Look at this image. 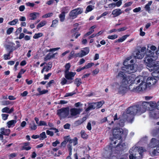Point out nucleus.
Segmentation results:
<instances>
[{
  "mask_svg": "<svg viewBox=\"0 0 159 159\" xmlns=\"http://www.w3.org/2000/svg\"><path fill=\"white\" fill-rule=\"evenodd\" d=\"M154 52L150 50L147 49L144 61L147 66L149 67L152 76L159 78V61H156L152 58L154 57Z\"/></svg>",
  "mask_w": 159,
  "mask_h": 159,
  "instance_id": "f257e3e1",
  "label": "nucleus"
},
{
  "mask_svg": "<svg viewBox=\"0 0 159 159\" xmlns=\"http://www.w3.org/2000/svg\"><path fill=\"white\" fill-rule=\"evenodd\" d=\"M149 105L152 107L150 102H143L140 105H137L128 107L127 109L126 113L130 115V117L129 118L128 116H127L128 121L132 123L134 120V116L136 114L140 115L145 112L148 108Z\"/></svg>",
  "mask_w": 159,
  "mask_h": 159,
  "instance_id": "f03ea898",
  "label": "nucleus"
},
{
  "mask_svg": "<svg viewBox=\"0 0 159 159\" xmlns=\"http://www.w3.org/2000/svg\"><path fill=\"white\" fill-rule=\"evenodd\" d=\"M112 134L114 137L113 139H111V145L113 147V144L115 145L116 143L117 139L120 141L124 139H125L126 137L127 134L126 132H124L122 128L116 127L112 129Z\"/></svg>",
  "mask_w": 159,
  "mask_h": 159,
  "instance_id": "7ed1b4c3",
  "label": "nucleus"
},
{
  "mask_svg": "<svg viewBox=\"0 0 159 159\" xmlns=\"http://www.w3.org/2000/svg\"><path fill=\"white\" fill-rule=\"evenodd\" d=\"M134 60H131L130 62L132 64H128V65H125V62L124 63V66L122 67V70H124V71L127 73L130 74L136 72L137 70V65L134 63Z\"/></svg>",
  "mask_w": 159,
  "mask_h": 159,
  "instance_id": "20e7f679",
  "label": "nucleus"
},
{
  "mask_svg": "<svg viewBox=\"0 0 159 159\" xmlns=\"http://www.w3.org/2000/svg\"><path fill=\"white\" fill-rule=\"evenodd\" d=\"M142 76H139L135 77L134 75H130L129 79V84H130L129 86V89L131 91L132 89V86L133 84L135 83L136 84L139 83L141 82V78Z\"/></svg>",
  "mask_w": 159,
  "mask_h": 159,
  "instance_id": "39448f33",
  "label": "nucleus"
},
{
  "mask_svg": "<svg viewBox=\"0 0 159 159\" xmlns=\"http://www.w3.org/2000/svg\"><path fill=\"white\" fill-rule=\"evenodd\" d=\"M57 114L60 117V119H63L66 117L69 114L68 108H61L57 110Z\"/></svg>",
  "mask_w": 159,
  "mask_h": 159,
  "instance_id": "423d86ee",
  "label": "nucleus"
},
{
  "mask_svg": "<svg viewBox=\"0 0 159 159\" xmlns=\"http://www.w3.org/2000/svg\"><path fill=\"white\" fill-rule=\"evenodd\" d=\"M129 76H126L124 72L120 71L116 76V77L119 78L121 80L122 83L123 84L127 85L129 84Z\"/></svg>",
  "mask_w": 159,
  "mask_h": 159,
  "instance_id": "0eeeda50",
  "label": "nucleus"
},
{
  "mask_svg": "<svg viewBox=\"0 0 159 159\" xmlns=\"http://www.w3.org/2000/svg\"><path fill=\"white\" fill-rule=\"evenodd\" d=\"M142 82L139 86L134 87L131 90L132 92H139L140 91L145 89L147 87L148 84L147 82H144L141 81Z\"/></svg>",
  "mask_w": 159,
  "mask_h": 159,
  "instance_id": "6e6552de",
  "label": "nucleus"
},
{
  "mask_svg": "<svg viewBox=\"0 0 159 159\" xmlns=\"http://www.w3.org/2000/svg\"><path fill=\"white\" fill-rule=\"evenodd\" d=\"M83 12V10L80 8H78L72 10L69 13V16L72 19H74L77 17V16Z\"/></svg>",
  "mask_w": 159,
  "mask_h": 159,
  "instance_id": "1a4fd4ad",
  "label": "nucleus"
},
{
  "mask_svg": "<svg viewBox=\"0 0 159 159\" xmlns=\"http://www.w3.org/2000/svg\"><path fill=\"white\" fill-rule=\"evenodd\" d=\"M153 77H148L146 80L147 84L149 86L152 85H154L157 82V80L156 79L157 78L159 79V78H156L152 76Z\"/></svg>",
  "mask_w": 159,
  "mask_h": 159,
  "instance_id": "9d476101",
  "label": "nucleus"
},
{
  "mask_svg": "<svg viewBox=\"0 0 159 159\" xmlns=\"http://www.w3.org/2000/svg\"><path fill=\"white\" fill-rule=\"evenodd\" d=\"M120 140L119 143L115 148H116V150L119 152H122L124 150L125 147V143H122V140L120 141V140Z\"/></svg>",
  "mask_w": 159,
  "mask_h": 159,
  "instance_id": "9b49d317",
  "label": "nucleus"
},
{
  "mask_svg": "<svg viewBox=\"0 0 159 159\" xmlns=\"http://www.w3.org/2000/svg\"><path fill=\"white\" fill-rule=\"evenodd\" d=\"M82 111V109L72 108L70 109V114L71 116H75L79 114Z\"/></svg>",
  "mask_w": 159,
  "mask_h": 159,
  "instance_id": "f8f14e48",
  "label": "nucleus"
},
{
  "mask_svg": "<svg viewBox=\"0 0 159 159\" xmlns=\"http://www.w3.org/2000/svg\"><path fill=\"white\" fill-rule=\"evenodd\" d=\"M150 116L154 119L159 118V111L155 109L149 112Z\"/></svg>",
  "mask_w": 159,
  "mask_h": 159,
  "instance_id": "ddd939ff",
  "label": "nucleus"
},
{
  "mask_svg": "<svg viewBox=\"0 0 159 159\" xmlns=\"http://www.w3.org/2000/svg\"><path fill=\"white\" fill-rule=\"evenodd\" d=\"M76 74L75 72H69V71L65 72V78L68 80H72L73 77H74Z\"/></svg>",
  "mask_w": 159,
  "mask_h": 159,
  "instance_id": "4468645a",
  "label": "nucleus"
},
{
  "mask_svg": "<svg viewBox=\"0 0 159 159\" xmlns=\"http://www.w3.org/2000/svg\"><path fill=\"white\" fill-rule=\"evenodd\" d=\"M131 150L129 151L130 154L129 155V159H142L141 157H136V154L135 151H133V152L131 151Z\"/></svg>",
  "mask_w": 159,
  "mask_h": 159,
  "instance_id": "2eb2a0df",
  "label": "nucleus"
},
{
  "mask_svg": "<svg viewBox=\"0 0 159 159\" xmlns=\"http://www.w3.org/2000/svg\"><path fill=\"white\" fill-rule=\"evenodd\" d=\"M128 89L125 87L120 85L118 88V93L120 94L123 95L127 91Z\"/></svg>",
  "mask_w": 159,
  "mask_h": 159,
  "instance_id": "dca6fc26",
  "label": "nucleus"
},
{
  "mask_svg": "<svg viewBox=\"0 0 159 159\" xmlns=\"http://www.w3.org/2000/svg\"><path fill=\"white\" fill-rule=\"evenodd\" d=\"M88 107L85 110V111L86 112H88L91 110H94L96 108V104L94 102L89 103Z\"/></svg>",
  "mask_w": 159,
  "mask_h": 159,
  "instance_id": "f3484780",
  "label": "nucleus"
},
{
  "mask_svg": "<svg viewBox=\"0 0 159 159\" xmlns=\"http://www.w3.org/2000/svg\"><path fill=\"white\" fill-rule=\"evenodd\" d=\"M123 13L120 9H116L113 10L112 12V14L114 15V17H116L119 16Z\"/></svg>",
  "mask_w": 159,
  "mask_h": 159,
  "instance_id": "a211bd4d",
  "label": "nucleus"
},
{
  "mask_svg": "<svg viewBox=\"0 0 159 159\" xmlns=\"http://www.w3.org/2000/svg\"><path fill=\"white\" fill-rule=\"evenodd\" d=\"M0 133L4 135L8 136L10 132V130L9 129H5L4 128H2L0 129Z\"/></svg>",
  "mask_w": 159,
  "mask_h": 159,
  "instance_id": "6ab92c4d",
  "label": "nucleus"
},
{
  "mask_svg": "<svg viewBox=\"0 0 159 159\" xmlns=\"http://www.w3.org/2000/svg\"><path fill=\"white\" fill-rule=\"evenodd\" d=\"M145 56V54L142 53H140L139 52L137 51L136 53V55L135 56V58L141 59L143 58Z\"/></svg>",
  "mask_w": 159,
  "mask_h": 159,
  "instance_id": "aec40b11",
  "label": "nucleus"
},
{
  "mask_svg": "<svg viewBox=\"0 0 159 159\" xmlns=\"http://www.w3.org/2000/svg\"><path fill=\"white\" fill-rule=\"evenodd\" d=\"M79 30V28H76L72 29L70 31L71 33H73L76 32H77V33H78V34H76V35L75 36V38L76 39H77L79 36L80 35V34L79 33L78 31Z\"/></svg>",
  "mask_w": 159,
  "mask_h": 159,
  "instance_id": "412c9836",
  "label": "nucleus"
},
{
  "mask_svg": "<svg viewBox=\"0 0 159 159\" xmlns=\"http://www.w3.org/2000/svg\"><path fill=\"white\" fill-rule=\"evenodd\" d=\"M39 13L37 12H34L31 13L30 14V16L31 17V18L30 19V20H35L37 16H39Z\"/></svg>",
  "mask_w": 159,
  "mask_h": 159,
  "instance_id": "4be33fe9",
  "label": "nucleus"
},
{
  "mask_svg": "<svg viewBox=\"0 0 159 159\" xmlns=\"http://www.w3.org/2000/svg\"><path fill=\"white\" fill-rule=\"evenodd\" d=\"M16 122V120L9 121L7 123V126L8 128H10L11 126L12 125L14 126Z\"/></svg>",
  "mask_w": 159,
  "mask_h": 159,
  "instance_id": "5701e85b",
  "label": "nucleus"
},
{
  "mask_svg": "<svg viewBox=\"0 0 159 159\" xmlns=\"http://www.w3.org/2000/svg\"><path fill=\"white\" fill-rule=\"evenodd\" d=\"M65 12L64 11H62L59 15V17L61 22H63L64 21L65 17Z\"/></svg>",
  "mask_w": 159,
  "mask_h": 159,
  "instance_id": "b1692460",
  "label": "nucleus"
},
{
  "mask_svg": "<svg viewBox=\"0 0 159 159\" xmlns=\"http://www.w3.org/2000/svg\"><path fill=\"white\" fill-rule=\"evenodd\" d=\"M74 84L76 85L77 87H79L82 84L81 80L80 78H77L74 81Z\"/></svg>",
  "mask_w": 159,
  "mask_h": 159,
  "instance_id": "393cba45",
  "label": "nucleus"
},
{
  "mask_svg": "<svg viewBox=\"0 0 159 159\" xmlns=\"http://www.w3.org/2000/svg\"><path fill=\"white\" fill-rule=\"evenodd\" d=\"M96 104V106L97 108H99L101 107L102 105L104 103V102L102 101L97 102H95Z\"/></svg>",
  "mask_w": 159,
  "mask_h": 159,
  "instance_id": "a878e982",
  "label": "nucleus"
},
{
  "mask_svg": "<svg viewBox=\"0 0 159 159\" xmlns=\"http://www.w3.org/2000/svg\"><path fill=\"white\" fill-rule=\"evenodd\" d=\"M30 127L32 130H35L37 128V126L35 124L33 120L30 124Z\"/></svg>",
  "mask_w": 159,
  "mask_h": 159,
  "instance_id": "bb28decb",
  "label": "nucleus"
},
{
  "mask_svg": "<svg viewBox=\"0 0 159 159\" xmlns=\"http://www.w3.org/2000/svg\"><path fill=\"white\" fill-rule=\"evenodd\" d=\"M129 36V34H126L123 36L121 38L118 39L116 42H122L124 41Z\"/></svg>",
  "mask_w": 159,
  "mask_h": 159,
  "instance_id": "cd10ccee",
  "label": "nucleus"
},
{
  "mask_svg": "<svg viewBox=\"0 0 159 159\" xmlns=\"http://www.w3.org/2000/svg\"><path fill=\"white\" fill-rule=\"evenodd\" d=\"M81 137L84 139H86L88 138V135L85 133V131L82 130L80 132Z\"/></svg>",
  "mask_w": 159,
  "mask_h": 159,
  "instance_id": "c85d7f7f",
  "label": "nucleus"
},
{
  "mask_svg": "<svg viewBox=\"0 0 159 159\" xmlns=\"http://www.w3.org/2000/svg\"><path fill=\"white\" fill-rule=\"evenodd\" d=\"M93 7H94V6H93L92 5H89L88 6L86 7L85 12V13H87L91 11L93 9Z\"/></svg>",
  "mask_w": 159,
  "mask_h": 159,
  "instance_id": "c756f323",
  "label": "nucleus"
},
{
  "mask_svg": "<svg viewBox=\"0 0 159 159\" xmlns=\"http://www.w3.org/2000/svg\"><path fill=\"white\" fill-rule=\"evenodd\" d=\"M39 136V139L43 140L46 138V135L45 132H43L40 134Z\"/></svg>",
  "mask_w": 159,
  "mask_h": 159,
  "instance_id": "7c9ffc66",
  "label": "nucleus"
},
{
  "mask_svg": "<svg viewBox=\"0 0 159 159\" xmlns=\"http://www.w3.org/2000/svg\"><path fill=\"white\" fill-rule=\"evenodd\" d=\"M67 80L66 79H65V78H63L62 79V81L61 82V83L62 85H63L66 84H69L71 83L72 82V81H71L70 82L69 81L67 83Z\"/></svg>",
  "mask_w": 159,
  "mask_h": 159,
  "instance_id": "2f4dec72",
  "label": "nucleus"
},
{
  "mask_svg": "<svg viewBox=\"0 0 159 159\" xmlns=\"http://www.w3.org/2000/svg\"><path fill=\"white\" fill-rule=\"evenodd\" d=\"M46 23V21H41L39 24L37 26V29L41 27L44 25Z\"/></svg>",
  "mask_w": 159,
  "mask_h": 159,
  "instance_id": "473e14b6",
  "label": "nucleus"
},
{
  "mask_svg": "<svg viewBox=\"0 0 159 159\" xmlns=\"http://www.w3.org/2000/svg\"><path fill=\"white\" fill-rule=\"evenodd\" d=\"M70 67V64L69 63H66L65 66V72H66L69 71Z\"/></svg>",
  "mask_w": 159,
  "mask_h": 159,
  "instance_id": "72a5a7b5",
  "label": "nucleus"
},
{
  "mask_svg": "<svg viewBox=\"0 0 159 159\" xmlns=\"http://www.w3.org/2000/svg\"><path fill=\"white\" fill-rule=\"evenodd\" d=\"M18 21V20L17 19H15L9 22L8 24L10 25H16Z\"/></svg>",
  "mask_w": 159,
  "mask_h": 159,
  "instance_id": "f704fd0d",
  "label": "nucleus"
},
{
  "mask_svg": "<svg viewBox=\"0 0 159 159\" xmlns=\"http://www.w3.org/2000/svg\"><path fill=\"white\" fill-rule=\"evenodd\" d=\"M118 37V35L117 34H114L111 35H108L107 38L108 39H114Z\"/></svg>",
  "mask_w": 159,
  "mask_h": 159,
  "instance_id": "c9c22d12",
  "label": "nucleus"
},
{
  "mask_svg": "<svg viewBox=\"0 0 159 159\" xmlns=\"http://www.w3.org/2000/svg\"><path fill=\"white\" fill-rule=\"evenodd\" d=\"M43 35V34L41 33H39L38 34H35L33 36V38L35 39H37L41 37Z\"/></svg>",
  "mask_w": 159,
  "mask_h": 159,
  "instance_id": "e433bc0d",
  "label": "nucleus"
},
{
  "mask_svg": "<svg viewBox=\"0 0 159 159\" xmlns=\"http://www.w3.org/2000/svg\"><path fill=\"white\" fill-rule=\"evenodd\" d=\"M76 93L75 92V91H73L72 92H70V93H66V95L65 96V97H69V96H72L73 95H74V94H75Z\"/></svg>",
  "mask_w": 159,
  "mask_h": 159,
  "instance_id": "4c0bfd02",
  "label": "nucleus"
},
{
  "mask_svg": "<svg viewBox=\"0 0 159 159\" xmlns=\"http://www.w3.org/2000/svg\"><path fill=\"white\" fill-rule=\"evenodd\" d=\"M74 56V51H72L68 56V59L70 60L73 58Z\"/></svg>",
  "mask_w": 159,
  "mask_h": 159,
  "instance_id": "58836bf2",
  "label": "nucleus"
},
{
  "mask_svg": "<svg viewBox=\"0 0 159 159\" xmlns=\"http://www.w3.org/2000/svg\"><path fill=\"white\" fill-rule=\"evenodd\" d=\"M58 23V20H55L52 21V24L50 27H56Z\"/></svg>",
  "mask_w": 159,
  "mask_h": 159,
  "instance_id": "ea45409f",
  "label": "nucleus"
},
{
  "mask_svg": "<svg viewBox=\"0 0 159 159\" xmlns=\"http://www.w3.org/2000/svg\"><path fill=\"white\" fill-rule=\"evenodd\" d=\"M146 50V48L145 47H143L141 48L140 50H138L137 51L139 52L140 53H143L145 54V53H146V52H145Z\"/></svg>",
  "mask_w": 159,
  "mask_h": 159,
  "instance_id": "a19ab883",
  "label": "nucleus"
},
{
  "mask_svg": "<svg viewBox=\"0 0 159 159\" xmlns=\"http://www.w3.org/2000/svg\"><path fill=\"white\" fill-rule=\"evenodd\" d=\"M49 66H44L43 69L41 70V73H43L44 71H46L47 72H48L49 70Z\"/></svg>",
  "mask_w": 159,
  "mask_h": 159,
  "instance_id": "79ce46f5",
  "label": "nucleus"
},
{
  "mask_svg": "<svg viewBox=\"0 0 159 159\" xmlns=\"http://www.w3.org/2000/svg\"><path fill=\"white\" fill-rule=\"evenodd\" d=\"M47 126V124L46 122L44 121H40L39 122L38 126Z\"/></svg>",
  "mask_w": 159,
  "mask_h": 159,
  "instance_id": "37998d69",
  "label": "nucleus"
},
{
  "mask_svg": "<svg viewBox=\"0 0 159 159\" xmlns=\"http://www.w3.org/2000/svg\"><path fill=\"white\" fill-rule=\"evenodd\" d=\"M93 64V63H89L84 67H85V69H87L91 67Z\"/></svg>",
  "mask_w": 159,
  "mask_h": 159,
  "instance_id": "c03bdc74",
  "label": "nucleus"
},
{
  "mask_svg": "<svg viewBox=\"0 0 159 159\" xmlns=\"http://www.w3.org/2000/svg\"><path fill=\"white\" fill-rule=\"evenodd\" d=\"M14 28L13 27H11L7 29V33L8 34H10L13 31Z\"/></svg>",
  "mask_w": 159,
  "mask_h": 159,
  "instance_id": "a18cd8bd",
  "label": "nucleus"
},
{
  "mask_svg": "<svg viewBox=\"0 0 159 159\" xmlns=\"http://www.w3.org/2000/svg\"><path fill=\"white\" fill-rule=\"evenodd\" d=\"M144 152V150L142 148H140L139 150V154L140 155V156L139 157H142V159L143 158V153Z\"/></svg>",
  "mask_w": 159,
  "mask_h": 159,
  "instance_id": "49530a36",
  "label": "nucleus"
},
{
  "mask_svg": "<svg viewBox=\"0 0 159 159\" xmlns=\"http://www.w3.org/2000/svg\"><path fill=\"white\" fill-rule=\"evenodd\" d=\"M73 145L75 146L78 144V139L77 137H75L73 139Z\"/></svg>",
  "mask_w": 159,
  "mask_h": 159,
  "instance_id": "de8ad7c7",
  "label": "nucleus"
},
{
  "mask_svg": "<svg viewBox=\"0 0 159 159\" xmlns=\"http://www.w3.org/2000/svg\"><path fill=\"white\" fill-rule=\"evenodd\" d=\"M157 152L159 153V145L157 146L156 149H154L152 152L154 154H156Z\"/></svg>",
  "mask_w": 159,
  "mask_h": 159,
  "instance_id": "09e8293b",
  "label": "nucleus"
},
{
  "mask_svg": "<svg viewBox=\"0 0 159 159\" xmlns=\"http://www.w3.org/2000/svg\"><path fill=\"white\" fill-rule=\"evenodd\" d=\"M9 115L7 114H2V119L4 120H6L8 118Z\"/></svg>",
  "mask_w": 159,
  "mask_h": 159,
  "instance_id": "8fccbe9b",
  "label": "nucleus"
},
{
  "mask_svg": "<svg viewBox=\"0 0 159 159\" xmlns=\"http://www.w3.org/2000/svg\"><path fill=\"white\" fill-rule=\"evenodd\" d=\"M133 3V2H129L125 3L124 5V7H127L131 6Z\"/></svg>",
  "mask_w": 159,
  "mask_h": 159,
  "instance_id": "3c124183",
  "label": "nucleus"
},
{
  "mask_svg": "<svg viewBox=\"0 0 159 159\" xmlns=\"http://www.w3.org/2000/svg\"><path fill=\"white\" fill-rule=\"evenodd\" d=\"M9 108L8 107H5L2 109V112H6L8 113V111H9Z\"/></svg>",
  "mask_w": 159,
  "mask_h": 159,
  "instance_id": "603ef678",
  "label": "nucleus"
},
{
  "mask_svg": "<svg viewBox=\"0 0 159 159\" xmlns=\"http://www.w3.org/2000/svg\"><path fill=\"white\" fill-rule=\"evenodd\" d=\"M122 0H119L117 2L115 3L116 6L118 7L120 6L121 5L122 3Z\"/></svg>",
  "mask_w": 159,
  "mask_h": 159,
  "instance_id": "864d4df0",
  "label": "nucleus"
},
{
  "mask_svg": "<svg viewBox=\"0 0 159 159\" xmlns=\"http://www.w3.org/2000/svg\"><path fill=\"white\" fill-rule=\"evenodd\" d=\"M22 31V28L21 27L19 28L15 32L16 34L18 35Z\"/></svg>",
  "mask_w": 159,
  "mask_h": 159,
  "instance_id": "5fc2aeb1",
  "label": "nucleus"
},
{
  "mask_svg": "<svg viewBox=\"0 0 159 159\" xmlns=\"http://www.w3.org/2000/svg\"><path fill=\"white\" fill-rule=\"evenodd\" d=\"M70 138V136H66L64 138V142H65L66 143H67L69 141Z\"/></svg>",
  "mask_w": 159,
  "mask_h": 159,
  "instance_id": "6e6d98bb",
  "label": "nucleus"
},
{
  "mask_svg": "<svg viewBox=\"0 0 159 159\" xmlns=\"http://www.w3.org/2000/svg\"><path fill=\"white\" fill-rule=\"evenodd\" d=\"M141 8L140 7L136 8L133 10V11L134 12H138L140 11L141 10Z\"/></svg>",
  "mask_w": 159,
  "mask_h": 159,
  "instance_id": "4d7b16f0",
  "label": "nucleus"
},
{
  "mask_svg": "<svg viewBox=\"0 0 159 159\" xmlns=\"http://www.w3.org/2000/svg\"><path fill=\"white\" fill-rule=\"evenodd\" d=\"M116 6L115 3L113 2L112 3L109 4L108 5V7L109 8H114Z\"/></svg>",
  "mask_w": 159,
  "mask_h": 159,
  "instance_id": "13d9d810",
  "label": "nucleus"
},
{
  "mask_svg": "<svg viewBox=\"0 0 159 159\" xmlns=\"http://www.w3.org/2000/svg\"><path fill=\"white\" fill-rule=\"evenodd\" d=\"M2 104L3 105H7L10 104V102L8 101H3L2 102Z\"/></svg>",
  "mask_w": 159,
  "mask_h": 159,
  "instance_id": "bf43d9fd",
  "label": "nucleus"
},
{
  "mask_svg": "<svg viewBox=\"0 0 159 159\" xmlns=\"http://www.w3.org/2000/svg\"><path fill=\"white\" fill-rule=\"evenodd\" d=\"M150 49L151 51L154 52V51L156 50L157 48L155 46L152 45L150 47Z\"/></svg>",
  "mask_w": 159,
  "mask_h": 159,
  "instance_id": "052dcab7",
  "label": "nucleus"
},
{
  "mask_svg": "<svg viewBox=\"0 0 159 159\" xmlns=\"http://www.w3.org/2000/svg\"><path fill=\"white\" fill-rule=\"evenodd\" d=\"M70 125L68 123H66L64 125V128L65 129H69L70 128Z\"/></svg>",
  "mask_w": 159,
  "mask_h": 159,
  "instance_id": "680f3d73",
  "label": "nucleus"
},
{
  "mask_svg": "<svg viewBox=\"0 0 159 159\" xmlns=\"http://www.w3.org/2000/svg\"><path fill=\"white\" fill-rule=\"evenodd\" d=\"M82 123V120L81 119L76 120L75 122V124L77 125H80Z\"/></svg>",
  "mask_w": 159,
  "mask_h": 159,
  "instance_id": "e2e57ef3",
  "label": "nucleus"
},
{
  "mask_svg": "<svg viewBox=\"0 0 159 159\" xmlns=\"http://www.w3.org/2000/svg\"><path fill=\"white\" fill-rule=\"evenodd\" d=\"M60 143V142L57 140H56L55 142L52 143V145L54 147H56L57 144Z\"/></svg>",
  "mask_w": 159,
  "mask_h": 159,
  "instance_id": "0e129e2a",
  "label": "nucleus"
},
{
  "mask_svg": "<svg viewBox=\"0 0 159 159\" xmlns=\"http://www.w3.org/2000/svg\"><path fill=\"white\" fill-rule=\"evenodd\" d=\"M27 6H30L31 7H33L34 6V4L33 3L28 2L26 3Z\"/></svg>",
  "mask_w": 159,
  "mask_h": 159,
  "instance_id": "69168bd1",
  "label": "nucleus"
},
{
  "mask_svg": "<svg viewBox=\"0 0 159 159\" xmlns=\"http://www.w3.org/2000/svg\"><path fill=\"white\" fill-rule=\"evenodd\" d=\"M69 7H64L63 8V11H64L65 13H67L69 11Z\"/></svg>",
  "mask_w": 159,
  "mask_h": 159,
  "instance_id": "338daca9",
  "label": "nucleus"
},
{
  "mask_svg": "<svg viewBox=\"0 0 159 159\" xmlns=\"http://www.w3.org/2000/svg\"><path fill=\"white\" fill-rule=\"evenodd\" d=\"M87 128L89 130H90L92 129L91 124L90 122H88L87 126Z\"/></svg>",
  "mask_w": 159,
  "mask_h": 159,
  "instance_id": "774afa93",
  "label": "nucleus"
}]
</instances>
